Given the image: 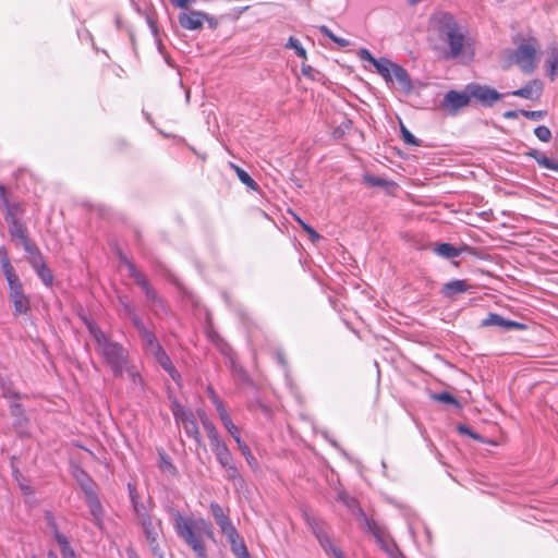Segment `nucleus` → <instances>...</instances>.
I'll list each match as a JSON object with an SVG mask.
<instances>
[{
    "label": "nucleus",
    "instance_id": "f257e3e1",
    "mask_svg": "<svg viewBox=\"0 0 558 558\" xmlns=\"http://www.w3.org/2000/svg\"><path fill=\"white\" fill-rule=\"evenodd\" d=\"M428 41L447 60L460 57L469 47L466 31L452 14L442 11L434 13L429 20Z\"/></svg>",
    "mask_w": 558,
    "mask_h": 558
},
{
    "label": "nucleus",
    "instance_id": "f03ea898",
    "mask_svg": "<svg viewBox=\"0 0 558 558\" xmlns=\"http://www.w3.org/2000/svg\"><path fill=\"white\" fill-rule=\"evenodd\" d=\"M169 514L177 536L197 558H207L206 539H215L213 524L202 517L183 515L175 508H170Z\"/></svg>",
    "mask_w": 558,
    "mask_h": 558
},
{
    "label": "nucleus",
    "instance_id": "7ed1b4c3",
    "mask_svg": "<svg viewBox=\"0 0 558 558\" xmlns=\"http://www.w3.org/2000/svg\"><path fill=\"white\" fill-rule=\"evenodd\" d=\"M87 328L97 344V352L113 376L121 378L126 375L134 385L141 384L142 378L136 367L130 363L128 350L119 342L110 340L97 325L89 323Z\"/></svg>",
    "mask_w": 558,
    "mask_h": 558
},
{
    "label": "nucleus",
    "instance_id": "20e7f679",
    "mask_svg": "<svg viewBox=\"0 0 558 558\" xmlns=\"http://www.w3.org/2000/svg\"><path fill=\"white\" fill-rule=\"evenodd\" d=\"M537 46L533 40L522 41L511 53V60L524 73H532L536 68Z\"/></svg>",
    "mask_w": 558,
    "mask_h": 558
},
{
    "label": "nucleus",
    "instance_id": "39448f33",
    "mask_svg": "<svg viewBox=\"0 0 558 558\" xmlns=\"http://www.w3.org/2000/svg\"><path fill=\"white\" fill-rule=\"evenodd\" d=\"M366 531L369 532L380 546V548L390 557V558H404L402 553L399 550L398 546L390 537L386 527L380 524L378 521H367L366 522Z\"/></svg>",
    "mask_w": 558,
    "mask_h": 558
},
{
    "label": "nucleus",
    "instance_id": "423d86ee",
    "mask_svg": "<svg viewBox=\"0 0 558 558\" xmlns=\"http://www.w3.org/2000/svg\"><path fill=\"white\" fill-rule=\"evenodd\" d=\"M5 221L9 223V232L12 240L20 243L27 254L37 250V246L28 238L26 227L16 218L11 209L8 210Z\"/></svg>",
    "mask_w": 558,
    "mask_h": 558
},
{
    "label": "nucleus",
    "instance_id": "0eeeda50",
    "mask_svg": "<svg viewBox=\"0 0 558 558\" xmlns=\"http://www.w3.org/2000/svg\"><path fill=\"white\" fill-rule=\"evenodd\" d=\"M121 262L125 265L129 276L133 278L136 284H138L144 291L147 300L151 303V310L157 311V307H161L162 304L157 292L149 286L145 276L137 270L135 265L126 257H121Z\"/></svg>",
    "mask_w": 558,
    "mask_h": 558
},
{
    "label": "nucleus",
    "instance_id": "6e6552de",
    "mask_svg": "<svg viewBox=\"0 0 558 558\" xmlns=\"http://www.w3.org/2000/svg\"><path fill=\"white\" fill-rule=\"evenodd\" d=\"M471 101V96L468 90V85L463 90H449L445 94L440 107L448 111L450 114H457L458 111L466 106Z\"/></svg>",
    "mask_w": 558,
    "mask_h": 558
},
{
    "label": "nucleus",
    "instance_id": "1a4fd4ad",
    "mask_svg": "<svg viewBox=\"0 0 558 558\" xmlns=\"http://www.w3.org/2000/svg\"><path fill=\"white\" fill-rule=\"evenodd\" d=\"M468 90L471 98L476 99L484 107H492L504 97V95L496 89L476 83L468 84Z\"/></svg>",
    "mask_w": 558,
    "mask_h": 558
},
{
    "label": "nucleus",
    "instance_id": "9d476101",
    "mask_svg": "<svg viewBox=\"0 0 558 558\" xmlns=\"http://www.w3.org/2000/svg\"><path fill=\"white\" fill-rule=\"evenodd\" d=\"M310 525L313 534L328 556L332 558H344L342 551L332 543L324 523L313 520Z\"/></svg>",
    "mask_w": 558,
    "mask_h": 558
},
{
    "label": "nucleus",
    "instance_id": "9b49d317",
    "mask_svg": "<svg viewBox=\"0 0 558 558\" xmlns=\"http://www.w3.org/2000/svg\"><path fill=\"white\" fill-rule=\"evenodd\" d=\"M310 525L313 534L328 556L332 558H344L342 551L332 543L324 523L313 520Z\"/></svg>",
    "mask_w": 558,
    "mask_h": 558
},
{
    "label": "nucleus",
    "instance_id": "f8f14e48",
    "mask_svg": "<svg viewBox=\"0 0 558 558\" xmlns=\"http://www.w3.org/2000/svg\"><path fill=\"white\" fill-rule=\"evenodd\" d=\"M9 286V298L14 306V314L15 315H24L26 314L29 308V299L24 293L22 281H16L14 283H10Z\"/></svg>",
    "mask_w": 558,
    "mask_h": 558
},
{
    "label": "nucleus",
    "instance_id": "ddd939ff",
    "mask_svg": "<svg viewBox=\"0 0 558 558\" xmlns=\"http://www.w3.org/2000/svg\"><path fill=\"white\" fill-rule=\"evenodd\" d=\"M143 529L145 538L150 546L151 551L156 555L159 551L158 536L161 527V521L154 519L151 515L143 517V520L138 522Z\"/></svg>",
    "mask_w": 558,
    "mask_h": 558
},
{
    "label": "nucleus",
    "instance_id": "4468645a",
    "mask_svg": "<svg viewBox=\"0 0 558 558\" xmlns=\"http://www.w3.org/2000/svg\"><path fill=\"white\" fill-rule=\"evenodd\" d=\"M28 262L32 265L33 269L37 274V276L40 278L43 283L46 287H50L53 283V275L49 267L46 265L44 257L41 253L38 251V248L31 254H28Z\"/></svg>",
    "mask_w": 558,
    "mask_h": 558
},
{
    "label": "nucleus",
    "instance_id": "2eb2a0df",
    "mask_svg": "<svg viewBox=\"0 0 558 558\" xmlns=\"http://www.w3.org/2000/svg\"><path fill=\"white\" fill-rule=\"evenodd\" d=\"M174 416L177 421L182 424L186 435L199 442L201 434L194 414L191 411L180 409L174 411Z\"/></svg>",
    "mask_w": 558,
    "mask_h": 558
},
{
    "label": "nucleus",
    "instance_id": "dca6fc26",
    "mask_svg": "<svg viewBox=\"0 0 558 558\" xmlns=\"http://www.w3.org/2000/svg\"><path fill=\"white\" fill-rule=\"evenodd\" d=\"M10 415L13 418V428L19 435H26L29 428V420L25 415V410L21 403L12 401L10 403Z\"/></svg>",
    "mask_w": 558,
    "mask_h": 558
},
{
    "label": "nucleus",
    "instance_id": "f3484780",
    "mask_svg": "<svg viewBox=\"0 0 558 558\" xmlns=\"http://www.w3.org/2000/svg\"><path fill=\"white\" fill-rule=\"evenodd\" d=\"M482 327H498L504 330H522L525 325L515 320L507 319L499 314L489 313L481 323Z\"/></svg>",
    "mask_w": 558,
    "mask_h": 558
},
{
    "label": "nucleus",
    "instance_id": "a211bd4d",
    "mask_svg": "<svg viewBox=\"0 0 558 558\" xmlns=\"http://www.w3.org/2000/svg\"><path fill=\"white\" fill-rule=\"evenodd\" d=\"M208 396H209L211 402L214 403V405L216 407L219 417H220L225 428L227 429V432L231 436L238 434L240 432L239 427L233 424L230 415L228 414V412L225 408L223 402L219 399V397L215 393V391L210 387H208Z\"/></svg>",
    "mask_w": 558,
    "mask_h": 558
},
{
    "label": "nucleus",
    "instance_id": "6ab92c4d",
    "mask_svg": "<svg viewBox=\"0 0 558 558\" xmlns=\"http://www.w3.org/2000/svg\"><path fill=\"white\" fill-rule=\"evenodd\" d=\"M207 14L201 11L182 12L179 14V24L189 31H198L203 28Z\"/></svg>",
    "mask_w": 558,
    "mask_h": 558
},
{
    "label": "nucleus",
    "instance_id": "aec40b11",
    "mask_svg": "<svg viewBox=\"0 0 558 558\" xmlns=\"http://www.w3.org/2000/svg\"><path fill=\"white\" fill-rule=\"evenodd\" d=\"M47 521H48L49 526L53 531V536H54L56 542L60 546V551H61L62 558H76V555H75L74 550L71 548L68 538L59 532L52 515L47 514Z\"/></svg>",
    "mask_w": 558,
    "mask_h": 558
},
{
    "label": "nucleus",
    "instance_id": "412c9836",
    "mask_svg": "<svg viewBox=\"0 0 558 558\" xmlns=\"http://www.w3.org/2000/svg\"><path fill=\"white\" fill-rule=\"evenodd\" d=\"M338 499L351 511L353 515L366 527L367 521H375L374 519L368 518L365 512L360 508L357 501L349 496L344 492H340L338 494Z\"/></svg>",
    "mask_w": 558,
    "mask_h": 558
},
{
    "label": "nucleus",
    "instance_id": "4be33fe9",
    "mask_svg": "<svg viewBox=\"0 0 558 558\" xmlns=\"http://www.w3.org/2000/svg\"><path fill=\"white\" fill-rule=\"evenodd\" d=\"M85 501L89 508V512L92 514L94 523L97 526L101 527L104 519V509L95 490L87 492V496H85Z\"/></svg>",
    "mask_w": 558,
    "mask_h": 558
},
{
    "label": "nucleus",
    "instance_id": "5701e85b",
    "mask_svg": "<svg viewBox=\"0 0 558 558\" xmlns=\"http://www.w3.org/2000/svg\"><path fill=\"white\" fill-rule=\"evenodd\" d=\"M543 92V83L539 80L530 81L522 88L515 89L511 93V95L534 100L537 99Z\"/></svg>",
    "mask_w": 558,
    "mask_h": 558
},
{
    "label": "nucleus",
    "instance_id": "b1692460",
    "mask_svg": "<svg viewBox=\"0 0 558 558\" xmlns=\"http://www.w3.org/2000/svg\"><path fill=\"white\" fill-rule=\"evenodd\" d=\"M396 80V82L399 85V88L409 94L413 89L411 77L408 73V71L402 68L401 65L397 64L395 66V70L392 71V80Z\"/></svg>",
    "mask_w": 558,
    "mask_h": 558
},
{
    "label": "nucleus",
    "instance_id": "393cba45",
    "mask_svg": "<svg viewBox=\"0 0 558 558\" xmlns=\"http://www.w3.org/2000/svg\"><path fill=\"white\" fill-rule=\"evenodd\" d=\"M397 63H393L387 58H379L375 61L373 66L376 69L377 73L386 81L388 84H392V71Z\"/></svg>",
    "mask_w": 558,
    "mask_h": 558
},
{
    "label": "nucleus",
    "instance_id": "a878e982",
    "mask_svg": "<svg viewBox=\"0 0 558 558\" xmlns=\"http://www.w3.org/2000/svg\"><path fill=\"white\" fill-rule=\"evenodd\" d=\"M472 286L466 280L456 279L447 282L442 288V293L447 298H452L457 294L469 291Z\"/></svg>",
    "mask_w": 558,
    "mask_h": 558
},
{
    "label": "nucleus",
    "instance_id": "bb28decb",
    "mask_svg": "<svg viewBox=\"0 0 558 558\" xmlns=\"http://www.w3.org/2000/svg\"><path fill=\"white\" fill-rule=\"evenodd\" d=\"M153 355L156 359V361L158 362V364L170 375V377L174 381H178L180 378V374L177 372L175 367L173 366L170 357L165 352V350L161 348L160 350L155 352Z\"/></svg>",
    "mask_w": 558,
    "mask_h": 558
},
{
    "label": "nucleus",
    "instance_id": "cd10ccee",
    "mask_svg": "<svg viewBox=\"0 0 558 558\" xmlns=\"http://www.w3.org/2000/svg\"><path fill=\"white\" fill-rule=\"evenodd\" d=\"M546 53L545 68L550 81H554L558 75V47H549Z\"/></svg>",
    "mask_w": 558,
    "mask_h": 558
},
{
    "label": "nucleus",
    "instance_id": "c85d7f7f",
    "mask_svg": "<svg viewBox=\"0 0 558 558\" xmlns=\"http://www.w3.org/2000/svg\"><path fill=\"white\" fill-rule=\"evenodd\" d=\"M466 248V245H464L461 248H458L450 243H440L434 247V252L440 257L450 259L458 257Z\"/></svg>",
    "mask_w": 558,
    "mask_h": 558
},
{
    "label": "nucleus",
    "instance_id": "c756f323",
    "mask_svg": "<svg viewBox=\"0 0 558 558\" xmlns=\"http://www.w3.org/2000/svg\"><path fill=\"white\" fill-rule=\"evenodd\" d=\"M232 438L236 442L238 448L241 451V453L243 454V457L245 458L247 464L252 468H255L257 465V461H256L255 457L253 456L250 447L242 440L240 432L238 434L233 435Z\"/></svg>",
    "mask_w": 558,
    "mask_h": 558
},
{
    "label": "nucleus",
    "instance_id": "7c9ffc66",
    "mask_svg": "<svg viewBox=\"0 0 558 558\" xmlns=\"http://www.w3.org/2000/svg\"><path fill=\"white\" fill-rule=\"evenodd\" d=\"M143 340L144 349L154 354L158 350H160L162 347L159 344L156 336L150 330H145L143 333L140 335Z\"/></svg>",
    "mask_w": 558,
    "mask_h": 558
},
{
    "label": "nucleus",
    "instance_id": "2f4dec72",
    "mask_svg": "<svg viewBox=\"0 0 558 558\" xmlns=\"http://www.w3.org/2000/svg\"><path fill=\"white\" fill-rule=\"evenodd\" d=\"M1 393L4 399H8L10 403L12 401L17 402L22 398V395L13 387V384L10 380L1 379L0 380Z\"/></svg>",
    "mask_w": 558,
    "mask_h": 558
},
{
    "label": "nucleus",
    "instance_id": "473e14b6",
    "mask_svg": "<svg viewBox=\"0 0 558 558\" xmlns=\"http://www.w3.org/2000/svg\"><path fill=\"white\" fill-rule=\"evenodd\" d=\"M1 270L7 279L8 284L20 281L21 279L15 272L14 267L12 266L9 256H4L1 258Z\"/></svg>",
    "mask_w": 558,
    "mask_h": 558
},
{
    "label": "nucleus",
    "instance_id": "72a5a7b5",
    "mask_svg": "<svg viewBox=\"0 0 558 558\" xmlns=\"http://www.w3.org/2000/svg\"><path fill=\"white\" fill-rule=\"evenodd\" d=\"M531 156L534 157L538 166L542 168L558 172V160L548 158L537 150L532 153Z\"/></svg>",
    "mask_w": 558,
    "mask_h": 558
},
{
    "label": "nucleus",
    "instance_id": "f704fd0d",
    "mask_svg": "<svg viewBox=\"0 0 558 558\" xmlns=\"http://www.w3.org/2000/svg\"><path fill=\"white\" fill-rule=\"evenodd\" d=\"M232 554L236 558H251L247 547L242 537L229 543Z\"/></svg>",
    "mask_w": 558,
    "mask_h": 558
},
{
    "label": "nucleus",
    "instance_id": "c9c22d12",
    "mask_svg": "<svg viewBox=\"0 0 558 558\" xmlns=\"http://www.w3.org/2000/svg\"><path fill=\"white\" fill-rule=\"evenodd\" d=\"M231 166L235 170V173H236L239 180L243 184H245L247 187H250L252 190L257 189V183L251 178V175L245 170H243L242 168H240L233 163Z\"/></svg>",
    "mask_w": 558,
    "mask_h": 558
},
{
    "label": "nucleus",
    "instance_id": "e433bc0d",
    "mask_svg": "<svg viewBox=\"0 0 558 558\" xmlns=\"http://www.w3.org/2000/svg\"><path fill=\"white\" fill-rule=\"evenodd\" d=\"M75 477H76L77 482L80 483L81 488L83 489L85 496H87L88 490H94L93 481L89 478V476L83 470H77Z\"/></svg>",
    "mask_w": 558,
    "mask_h": 558
},
{
    "label": "nucleus",
    "instance_id": "4c0bfd02",
    "mask_svg": "<svg viewBox=\"0 0 558 558\" xmlns=\"http://www.w3.org/2000/svg\"><path fill=\"white\" fill-rule=\"evenodd\" d=\"M319 32L336 43L339 47H348L350 45L348 39L336 36L326 25L319 26Z\"/></svg>",
    "mask_w": 558,
    "mask_h": 558
},
{
    "label": "nucleus",
    "instance_id": "58836bf2",
    "mask_svg": "<svg viewBox=\"0 0 558 558\" xmlns=\"http://www.w3.org/2000/svg\"><path fill=\"white\" fill-rule=\"evenodd\" d=\"M198 416L202 422V425L206 432L207 437L218 433L216 426L213 424V422L206 416L204 411H198Z\"/></svg>",
    "mask_w": 558,
    "mask_h": 558
},
{
    "label": "nucleus",
    "instance_id": "ea45409f",
    "mask_svg": "<svg viewBox=\"0 0 558 558\" xmlns=\"http://www.w3.org/2000/svg\"><path fill=\"white\" fill-rule=\"evenodd\" d=\"M432 399L435 401L454 405V407L459 405L458 400L451 393L446 392V391L433 395Z\"/></svg>",
    "mask_w": 558,
    "mask_h": 558
},
{
    "label": "nucleus",
    "instance_id": "a19ab883",
    "mask_svg": "<svg viewBox=\"0 0 558 558\" xmlns=\"http://www.w3.org/2000/svg\"><path fill=\"white\" fill-rule=\"evenodd\" d=\"M131 500H132L133 508H134V511L136 513L138 522L143 520V517H149L150 515L148 513L146 507L143 504H140L138 501H136V499H135V497L133 496L132 493H131Z\"/></svg>",
    "mask_w": 558,
    "mask_h": 558
},
{
    "label": "nucleus",
    "instance_id": "79ce46f5",
    "mask_svg": "<svg viewBox=\"0 0 558 558\" xmlns=\"http://www.w3.org/2000/svg\"><path fill=\"white\" fill-rule=\"evenodd\" d=\"M220 532L222 533V535L226 536L228 543H233V541L241 537L233 523L228 525L227 527H223L222 530H220Z\"/></svg>",
    "mask_w": 558,
    "mask_h": 558
},
{
    "label": "nucleus",
    "instance_id": "37998d69",
    "mask_svg": "<svg viewBox=\"0 0 558 558\" xmlns=\"http://www.w3.org/2000/svg\"><path fill=\"white\" fill-rule=\"evenodd\" d=\"M289 48H292L295 50L296 54L302 58V59H306V50L302 47L301 43L299 39L294 38V37H290L289 40H288V45H287Z\"/></svg>",
    "mask_w": 558,
    "mask_h": 558
},
{
    "label": "nucleus",
    "instance_id": "c03bdc74",
    "mask_svg": "<svg viewBox=\"0 0 558 558\" xmlns=\"http://www.w3.org/2000/svg\"><path fill=\"white\" fill-rule=\"evenodd\" d=\"M534 134L542 142H549L551 138V132L545 125H538L537 128H535Z\"/></svg>",
    "mask_w": 558,
    "mask_h": 558
},
{
    "label": "nucleus",
    "instance_id": "a18cd8bd",
    "mask_svg": "<svg viewBox=\"0 0 558 558\" xmlns=\"http://www.w3.org/2000/svg\"><path fill=\"white\" fill-rule=\"evenodd\" d=\"M209 510H210V513H211L215 522H217L218 520H220L227 515L223 508L218 502H215V501L210 502Z\"/></svg>",
    "mask_w": 558,
    "mask_h": 558
},
{
    "label": "nucleus",
    "instance_id": "49530a36",
    "mask_svg": "<svg viewBox=\"0 0 558 558\" xmlns=\"http://www.w3.org/2000/svg\"><path fill=\"white\" fill-rule=\"evenodd\" d=\"M520 114H522L526 119H530L533 121H538V120H542L543 118H545L547 112L543 111V110L529 111V110L521 109Z\"/></svg>",
    "mask_w": 558,
    "mask_h": 558
},
{
    "label": "nucleus",
    "instance_id": "de8ad7c7",
    "mask_svg": "<svg viewBox=\"0 0 558 558\" xmlns=\"http://www.w3.org/2000/svg\"><path fill=\"white\" fill-rule=\"evenodd\" d=\"M401 134H402V140L404 141L405 144L412 145V146L420 145L416 137L403 125L401 126Z\"/></svg>",
    "mask_w": 558,
    "mask_h": 558
},
{
    "label": "nucleus",
    "instance_id": "09e8293b",
    "mask_svg": "<svg viewBox=\"0 0 558 558\" xmlns=\"http://www.w3.org/2000/svg\"><path fill=\"white\" fill-rule=\"evenodd\" d=\"M364 181L371 186H386L388 184V182L385 179L379 178V177H374L371 174H366L364 177Z\"/></svg>",
    "mask_w": 558,
    "mask_h": 558
},
{
    "label": "nucleus",
    "instance_id": "8fccbe9b",
    "mask_svg": "<svg viewBox=\"0 0 558 558\" xmlns=\"http://www.w3.org/2000/svg\"><path fill=\"white\" fill-rule=\"evenodd\" d=\"M223 470L226 471L227 477L229 480H232V481L241 480L240 471L238 470L234 462L229 464L228 466L223 468Z\"/></svg>",
    "mask_w": 558,
    "mask_h": 558
},
{
    "label": "nucleus",
    "instance_id": "3c124183",
    "mask_svg": "<svg viewBox=\"0 0 558 558\" xmlns=\"http://www.w3.org/2000/svg\"><path fill=\"white\" fill-rule=\"evenodd\" d=\"M216 459L222 469L234 462L231 451L219 454Z\"/></svg>",
    "mask_w": 558,
    "mask_h": 558
},
{
    "label": "nucleus",
    "instance_id": "603ef678",
    "mask_svg": "<svg viewBox=\"0 0 558 558\" xmlns=\"http://www.w3.org/2000/svg\"><path fill=\"white\" fill-rule=\"evenodd\" d=\"M134 327L137 329L138 333H143L147 328L145 327L143 320L140 318V316L135 313L131 317H129Z\"/></svg>",
    "mask_w": 558,
    "mask_h": 558
},
{
    "label": "nucleus",
    "instance_id": "864d4df0",
    "mask_svg": "<svg viewBox=\"0 0 558 558\" xmlns=\"http://www.w3.org/2000/svg\"><path fill=\"white\" fill-rule=\"evenodd\" d=\"M357 57L360 58V60H363V61H368L372 65L375 63V61L377 60L376 58L373 57V54L365 48H361L359 51H357Z\"/></svg>",
    "mask_w": 558,
    "mask_h": 558
},
{
    "label": "nucleus",
    "instance_id": "5fc2aeb1",
    "mask_svg": "<svg viewBox=\"0 0 558 558\" xmlns=\"http://www.w3.org/2000/svg\"><path fill=\"white\" fill-rule=\"evenodd\" d=\"M160 469L170 473L175 472L174 465L170 462L169 458L165 454L160 457Z\"/></svg>",
    "mask_w": 558,
    "mask_h": 558
},
{
    "label": "nucleus",
    "instance_id": "6e6d98bb",
    "mask_svg": "<svg viewBox=\"0 0 558 558\" xmlns=\"http://www.w3.org/2000/svg\"><path fill=\"white\" fill-rule=\"evenodd\" d=\"M120 303H121V306H122V312L123 314L129 318L131 317L133 314H135V310L134 307L128 303L126 301L124 300H120Z\"/></svg>",
    "mask_w": 558,
    "mask_h": 558
},
{
    "label": "nucleus",
    "instance_id": "4d7b16f0",
    "mask_svg": "<svg viewBox=\"0 0 558 558\" xmlns=\"http://www.w3.org/2000/svg\"><path fill=\"white\" fill-rule=\"evenodd\" d=\"M208 439H209V445H210L211 450H213L214 448H216L217 446H220L221 444H223V442H225V441L221 439V437H220L219 433H216V434H214V435L209 436V437H208Z\"/></svg>",
    "mask_w": 558,
    "mask_h": 558
},
{
    "label": "nucleus",
    "instance_id": "13d9d810",
    "mask_svg": "<svg viewBox=\"0 0 558 558\" xmlns=\"http://www.w3.org/2000/svg\"><path fill=\"white\" fill-rule=\"evenodd\" d=\"M298 221L301 223V226L303 227V229L312 236V238H316L318 239L319 235L318 233L312 228L310 227L308 225H306L305 222H303L300 218H298Z\"/></svg>",
    "mask_w": 558,
    "mask_h": 558
},
{
    "label": "nucleus",
    "instance_id": "bf43d9fd",
    "mask_svg": "<svg viewBox=\"0 0 558 558\" xmlns=\"http://www.w3.org/2000/svg\"><path fill=\"white\" fill-rule=\"evenodd\" d=\"M230 451L228 446L226 445V442L221 444L220 446H217L216 448L213 449V452L215 453V456H219V454H223L226 452Z\"/></svg>",
    "mask_w": 558,
    "mask_h": 558
},
{
    "label": "nucleus",
    "instance_id": "052dcab7",
    "mask_svg": "<svg viewBox=\"0 0 558 558\" xmlns=\"http://www.w3.org/2000/svg\"><path fill=\"white\" fill-rule=\"evenodd\" d=\"M216 524L219 526L220 530L223 527H227L228 525L232 524V521L230 520L229 515L227 514L225 518L218 520Z\"/></svg>",
    "mask_w": 558,
    "mask_h": 558
},
{
    "label": "nucleus",
    "instance_id": "680f3d73",
    "mask_svg": "<svg viewBox=\"0 0 558 558\" xmlns=\"http://www.w3.org/2000/svg\"><path fill=\"white\" fill-rule=\"evenodd\" d=\"M171 3L178 8H186L191 2L192 0H170Z\"/></svg>",
    "mask_w": 558,
    "mask_h": 558
},
{
    "label": "nucleus",
    "instance_id": "e2e57ef3",
    "mask_svg": "<svg viewBox=\"0 0 558 558\" xmlns=\"http://www.w3.org/2000/svg\"><path fill=\"white\" fill-rule=\"evenodd\" d=\"M459 430H460L461 433H463V434H468L469 436H471V437H472V438H474V439H478V438H480L477 434L473 433V432H472L469 427H466V426H461V427L459 428Z\"/></svg>",
    "mask_w": 558,
    "mask_h": 558
},
{
    "label": "nucleus",
    "instance_id": "0e129e2a",
    "mask_svg": "<svg viewBox=\"0 0 558 558\" xmlns=\"http://www.w3.org/2000/svg\"><path fill=\"white\" fill-rule=\"evenodd\" d=\"M519 114H520V110H519V111L510 110V111H506V112L504 113V117H505L506 119H515Z\"/></svg>",
    "mask_w": 558,
    "mask_h": 558
},
{
    "label": "nucleus",
    "instance_id": "69168bd1",
    "mask_svg": "<svg viewBox=\"0 0 558 558\" xmlns=\"http://www.w3.org/2000/svg\"><path fill=\"white\" fill-rule=\"evenodd\" d=\"M277 361L279 364H281L283 367L286 366V360L282 352H277L276 354Z\"/></svg>",
    "mask_w": 558,
    "mask_h": 558
},
{
    "label": "nucleus",
    "instance_id": "338daca9",
    "mask_svg": "<svg viewBox=\"0 0 558 558\" xmlns=\"http://www.w3.org/2000/svg\"><path fill=\"white\" fill-rule=\"evenodd\" d=\"M312 71H313V68L310 65L302 66V73L306 76H311Z\"/></svg>",
    "mask_w": 558,
    "mask_h": 558
},
{
    "label": "nucleus",
    "instance_id": "774afa93",
    "mask_svg": "<svg viewBox=\"0 0 558 558\" xmlns=\"http://www.w3.org/2000/svg\"><path fill=\"white\" fill-rule=\"evenodd\" d=\"M128 558H140V557L134 550L130 549V550H128Z\"/></svg>",
    "mask_w": 558,
    "mask_h": 558
}]
</instances>
